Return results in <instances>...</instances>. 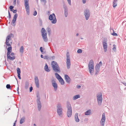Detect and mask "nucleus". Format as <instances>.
Instances as JSON below:
<instances>
[{
  "instance_id": "obj_35",
  "label": "nucleus",
  "mask_w": 126,
  "mask_h": 126,
  "mask_svg": "<svg viewBox=\"0 0 126 126\" xmlns=\"http://www.w3.org/2000/svg\"><path fill=\"white\" fill-rule=\"evenodd\" d=\"M17 74H20V70L19 68H17Z\"/></svg>"
},
{
  "instance_id": "obj_16",
  "label": "nucleus",
  "mask_w": 126,
  "mask_h": 126,
  "mask_svg": "<svg viewBox=\"0 0 126 126\" xmlns=\"http://www.w3.org/2000/svg\"><path fill=\"white\" fill-rule=\"evenodd\" d=\"M18 16V15L17 13L15 14L14 16L13 17V19L11 23V24L13 26H15L14 25L15 23L16 20V19Z\"/></svg>"
},
{
  "instance_id": "obj_1",
  "label": "nucleus",
  "mask_w": 126,
  "mask_h": 126,
  "mask_svg": "<svg viewBox=\"0 0 126 126\" xmlns=\"http://www.w3.org/2000/svg\"><path fill=\"white\" fill-rule=\"evenodd\" d=\"M51 65L53 70L55 72H60V67L57 62L55 61H53L51 63Z\"/></svg>"
},
{
  "instance_id": "obj_61",
  "label": "nucleus",
  "mask_w": 126,
  "mask_h": 126,
  "mask_svg": "<svg viewBox=\"0 0 126 126\" xmlns=\"http://www.w3.org/2000/svg\"><path fill=\"white\" fill-rule=\"evenodd\" d=\"M78 35H79V34H78V33H77V34H76V36H78Z\"/></svg>"
},
{
  "instance_id": "obj_59",
  "label": "nucleus",
  "mask_w": 126,
  "mask_h": 126,
  "mask_svg": "<svg viewBox=\"0 0 126 126\" xmlns=\"http://www.w3.org/2000/svg\"><path fill=\"white\" fill-rule=\"evenodd\" d=\"M125 86H126V83H122Z\"/></svg>"
},
{
  "instance_id": "obj_28",
  "label": "nucleus",
  "mask_w": 126,
  "mask_h": 126,
  "mask_svg": "<svg viewBox=\"0 0 126 126\" xmlns=\"http://www.w3.org/2000/svg\"><path fill=\"white\" fill-rule=\"evenodd\" d=\"M58 80L61 85L64 84V81L62 78L59 79Z\"/></svg>"
},
{
  "instance_id": "obj_26",
  "label": "nucleus",
  "mask_w": 126,
  "mask_h": 126,
  "mask_svg": "<svg viewBox=\"0 0 126 126\" xmlns=\"http://www.w3.org/2000/svg\"><path fill=\"white\" fill-rule=\"evenodd\" d=\"M46 30L48 32V34L49 36H50L51 33V30L49 27H47L46 29Z\"/></svg>"
},
{
  "instance_id": "obj_8",
  "label": "nucleus",
  "mask_w": 126,
  "mask_h": 126,
  "mask_svg": "<svg viewBox=\"0 0 126 126\" xmlns=\"http://www.w3.org/2000/svg\"><path fill=\"white\" fill-rule=\"evenodd\" d=\"M49 19L52 20L51 21L52 24H55L56 23L57 20L55 16L54 13H53L50 15L49 17Z\"/></svg>"
},
{
  "instance_id": "obj_19",
  "label": "nucleus",
  "mask_w": 126,
  "mask_h": 126,
  "mask_svg": "<svg viewBox=\"0 0 126 126\" xmlns=\"http://www.w3.org/2000/svg\"><path fill=\"white\" fill-rule=\"evenodd\" d=\"M15 59V56H13L12 57L10 56V54L7 55V60L8 59L10 60L13 61Z\"/></svg>"
},
{
  "instance_id": "obj_42",
  "label": "nucleus",
  "mask_w": 126,
  "mask_h": 126,
  "mask_svg": "<svg viewBox=\"0 0 126 126\" xmlns=\"http://www.w3.org/2000/svg\"><path fill=\"white\" fill-rule=\"evenodd\" d=\"M82 50L81 49H79L77 50V52L78 53H80L82 52Z\"/></svg>"
},
{
  "instance_id": "obj_57",
  "label": "nucleus",
  "mask_w": 126,
  "mask_h": 126,
  "mask_svg": "<svg viewBox=\"0 0 126 126\" xmlns=\"http://www.w3.org/2000/svg\"><path fill=\"white\" fill-rule=\"evenodd\" d=\"M41 57L42 58H44V57L43 55H41Z\"/></svg>"
},
{
  "instance_id": "obj_58",
  "label": "nucleus",
  "mask_w": 126,
  "mask_h": 126,
  "mask_svg": "<svg viewBox=\"0 0 126 126\" xmlns=\"http://www.w3.org/2000/svg\"><path fill=\"white\" fill-rule=\"evenodd\" d=\"M16 121L15 123H14L13 126H16Z\"/></svg>"
},
{
  "instance_id": "obj_29",
  "label": "nucleus",
  "mask_w": 126,
  "mask_h": 126,
  "mask_svg": "<svg viewBox=\"0 0 126 126\" xmlns=\"http://www.w3.org/2000/svg\"><path fill=\"white\" fill-rule=\"evenodd\" d=\"M55 75L56 78L58 80L62 78L57 73H55Z\"/></svg>"
},
{
  "instance_id": "obj_33",
  "label": "nucleus",
  "mask_w": 126,
  "mask_h": 126,
  "mask_svg": "<svg viewBox=\"0 0 126 126\" xmlns=\"http://www.w3.org/2000/svg\"><path fill=\"white\" fill-rule=\"evenodd\" d=\"M64 15L66 17H67L68 15V10L64 11Z\"/></svg>"
},
{
  "instance_id": "obj_5",
  "label": "nucleus",
  "mask_w": 126,
  "mask_h": 126,
  "mask_svg": "<svg viewBox=\"0 0 126 126\" xmlns=\"http://www.w3.org/2000/svg\"><path fill=\"white\" fill-rule=\"evenodd\" d=\"M102 63L101 61L99 63L97 64L96 65L95 68L94 75L95 76H97L98 74L100 71V67L102 66Z\"/></svg>"
},
{
  "instance_id": "obj_56",
  "label": "nucleus",
  "mask_w": 126,
  "mask_h": 126,
  "mask_svg": "<svg viewBox=\"0 0 126 126\" xmlns=\"http://www.w3.org/2000/svg\"><path fill=\"white\" fill-rule=\"evenodd\" d=\"M14 5L15 4H16V0H15L13 2Z\"/></svg>"
},
{
  "instance_id": "obj_45",
  "label": "nucleus",
  "mask_w": 126,
  "mask_h": 126,
  "mask_svg": "<svg viewBox=\"0 0 126 126\" xmlns=\"http://www.w3.org/2000/svg\"><path fill=\"white\" fill-rule=\"evenodd\" d=\"M37 14V12L36 11H35L34 13L33 14V15L35 16Z\"/></svg>"
},
{
  "instance_id": "obj_47",
  "label": "nucleus",
  "mask_w": 126,
  "mask_h": 126,
  "mask_svg": "<svg viewBox=\"0 0 126 126\" xmlns=\"http://www.w3.org/2000/svg\"><path fill=\"white\" fill-rule=\"evenodd\" d=\"M33 89V88L32 86H31L30 88V92H31L32 91V90Z\"/></svg>"
},
{
  "instance_id": "obj_50",
  "label": "nucleus",
  "mask_w": 126,
  "mask_h": 126,
  "mask_svg": "<svg viewBox=\"0 0 126 126\" xmlns=\"http://www.w3.org/2000/svg\"><path fill=\"white\" fill-rule=\"evenodd\" d=\"M18 74V77L19 79H21V77H20V74Z\"/></svg>"
},
{
  "instance_id": "obj_14",
  "label": "nucleus",
  "mask_w": 126,
  "mask_h": 126,
  "mask_svg": "<svg viewBox=\"0 0 126 126\" xmlns=\"http://www.w3.org/2000/svg\"><path fill=\"white\" fill-rule=\"evenodd\" d=\"M105 121V117L104 113H103L102 118L100 121L101 126H104Z\"/></svg>"
},
{
  "instance_id": "obj_10",
  "label": "nucleus",
  "mask_w": 126,
  "mask_h": 126,
  "mask_svg": "<svg viewBox=\"0 0 126 126\" xmlns=\"http://www.w3.org/2000/svg\"><path fill=\"white\" fill-rule=\"evenodd\" d=\"M29 0H24V5L26 9L27 13L28 15H29L30 13V7L29 5Z\"/></svg>"
},
{
  "instance_id": "obj_48",
  "label": "nucleus",
  "mask_w": 126,
  "mask_h": 126,
  "mask_svg": "<svg viewBox=\"0 0 126 126\" xmlns=\"http://www.w3.org/2000/svg\"><path fill=\"white\" fill-rule=\"evenodd\" d=\"M67 1L69 4L71 5V0H67Z\"/></svg>"
},
{
  "instance_id": "obj_27",
  "label": "nucleus",
  "mask_w": 126,
  "mask_h": 126,
  "mask_svg": "<svg viewBox=\"0 0 126 126\" xmlns=\"http://www.w3.org/2000/svg\"><path fill=\"white\" fill-rule=\"evenodd\" d=\"M25 117H22V118H21L20 122V124H22L25 121Z\"/></svg>"
},
{
  "instance_id": "obj_63",
  "label": "nucleus",
  "mask_w": 126,
  "mask_h": 126,
  "mask_svg": "<svg viewBox=\"0 0 126 126\" xmlns=\"http://www.w3.org/2000/svg\"><path fill=\"white\" fill-rule=\"evenodd\" d=\"M113 46H115V45H113Z\"/></svg>"
},
{
  "instance_id": "obj_3",
  "label": "nucleus",
  "mask_w": 126,
  "mask_h": 126,
  "mask_svg": "<svg viewBox=\"0 0 126 126\" xmlns=\"http://www.w3.org/2000/svg\"><path fill=\"white\" fill-rule=\"evenodd\" d=\"M88 70L90 73L91 75L93 74L94 70V62L93 60H91L89 62L88 65Z\"/></svg>"
},
{
  "instance_id": "obj_24",
  "label": "nucleus",
  "mask_w": 126,
  "mask_h": 126,
  "mask_svg": "<svg viewBox=\"0 0 126 126\" xmlns=\"http://www.w3.org/2000/svg\"><path fill=\"white\" fill-rule=\"evenodd\" d=\"M80 97V95L79 94H78L74 96L73 97L72 99L73 100H75Z\"/></svg>"
},
{
  "instance_id": "obj_39",
  "label": "nucleus",
  "mask_w": 126,
  "mask_h": 126,
  "mask_svg": "<svg viewBox=\"0 0 126 126\" xmlns=\"http://www.w3.org/2000/svg\"><path fill=\"white\" fill-rule=\"evenodd\" d=\"M39 24L40 26H41L42 25L43 22L42 20L41 19H39Z\"/></svg>"
},
{
  "instance_id": "obj_62",
  "label": "nucleus",
  "mask_w": 126,
  "mask_h": 126,
  "mask_svg": "<svg viewBox=\"0 0 126 126\" xmlns=\"http://www.w3.org/2000/svg\"><path fill=\"white\" fill-rule=\"evenodd\" d=\"M33 126H36L35 124H33Z\"/></svg>"
},
{
  "instance_id": "obj_31",
  "label": "nucleus",
  "mask_w": 126,
  "mask_h": 126,
  "mask_svg": "<svg viewBox=\"0 0 126 126\" xmlns=\"http://www.w3.org/2000/svg\"><path fill=\"white\" fill-rule=\"evenodd\" d=\"M29 83L28 82H26L25 86V88L26 89H27L28 88Z\"/></svg>"
},
{
  "instance_id": "obj_7",
  "label": "nucleus",
  "mask_w": 126,
  "mask_h": 126,
  "mask_svg": "<svg viewBox=\"0 0 126 126\" xmlns=\"http://www.w3.org/2000/svg\"><path fill=\"white\" fill-rule=\"evenodd\" d=\"M66 57V63L67 65V67L68 69H69L70 68L71 66V62L70 55L68 52H67Z\"/></svg>"
},
{
  "instance_id": "obj_43",
  "label": "nucleus",
  "mask_w": 126,
  "mask_h": 126,
  "mask_svg": "<svg viewBox=\"0 0 126 126\" xmlns=\"http://www.w3.org/2000/svg\"><path fill=\"white\" fill-rule=\"evenodd\" d=\"M8 14H9V16H8V17L9 18V19H10L11 17V15L10 13V12L8 10Z\"/></svg>"
},
{
  "instance_id": "obj_4",
  "label": "nucleus",
  "mask_w": 126,
  "mask_h": 126,
  "mask_svg": "<svg viewBox=\"0 0 126 126\" xmlns=\"http://www.w3.org/2000/svg\"><path fill=\"white\" fill-rule=\"evenodd\" d=\"M57 111L58 115L61 117L63 116V109L61 105L58 103L57 106Z\"/></svg>"
},
{
  "instance_id": "obj_34",
  "label": "nucleus",
  "mask_w": 126,
  "mask_h": 126,
  "mask_svg": "<svg viewBox=\"0 0 126 126\" xmlns=\"http://www.w3.org/2000/svg\"><path fill=\"white\" fill-rule=\"evenodd\" d=\"M23 46H22L21 47L20 50V52L21 53H22L23 52Z\"/></svg>"
},
{
  "instance_id": "obj_23",
  "label": "nucleus",
  "mask_w": 126,
  "mask_h": 126,
  "mask_svg": "<svg viewBox=\"0 0 126 126\" xmlns=\"http://www.w3.org/2000/svg\"><path fill=\"white\" fill-rule=\"evenodd\" d=\"M44 69L47 72H49L50 71V70L48 69V65L46 63L45 64Z\"/></svg>"
},
{
  "instance_id": "obj_13",
  "label": "nucleus",
  "mask_w": 126,
  "mask_h": 126,
  "mask_svg": "<svg viewBox=\"0 0 126 126\" xmlns=\"http://www.w3.org/2000/svg\"><path fill=\"white\" fill-rule=\"evenodd\" d=\"M12 35V34L8 35L6 37L5 43L6 44V45L8 46H11L10 44L9 43V41H10L11 40L12 36L11 35Z\"/></svg>"
},
{
  "instance_id": "obj_37",
  "label": "nucleus",
  "mask_w": 126,
  "mask_h": 126,
  "mask_svg": "<svg viewBox=\"0 0 126 126\" xmlns=\"http://www.w3.org/2000/svg\"><path fill=\"white\" fill-rule=\"evenodd\" d=\"M113 7H116L117 5V2H113Z\"/></svg>"
},
{
  "instance_id": "obj_12",
  "label": "nucleus",
  "mask_w": 126,
  "mask_h": 126,
  "mask_svg": "<svg viewBox=\"0 0 126 126\" xmlns=\"http://www.w3.org/2000/svg\"><path fill=\"white\" fill-rule=\"evenodd\" d=\"M37 98L36 101L37 103L38 108L39 110L40 111L41 110L42 107L41 103L40 101V97L39 96V94H37Z\"/></svg>"
},
{
  "instance_id": "obj_36",
  "label": "nucleus",
  "mask_w": 126,
  "mask_h": 126,
  "mask_svg": "<svg viewBox=\"0 0 126 126\" xmlns=\"http://www.w3.org/2000/svg\"><path fill=\"white\" fill-rule=\"evenodd\" d=\"M6 88L7 89H11V87L10 85L9 84H7L6 85Z\"/></svg>"
},
{
  "instance_id": "obj_22",
  "label": "nucleus",
  "mask_w": 126,
  "mask_h": 126,
  "mask_svg": "<svg viewBox=\"0 0 126 126\" xmlns=\"http://www.w3.org/2000/svg\"><path fill=\"white\" fill-rule=\"evenodd\" d=\"M12 47L11 46L9 47L7 49V55L10 54V53L11 52L12 50Z\"/></svg>"
},
{
  "instance_id": "obj_6",
  "label": "nucleus",
  "mask_w": 126,
  "mask_h": 126,
  "mask_svg": "<svg viewBox=\"0 0 126 126\" xmlns=\"http://www.w3.org/2000/svg\"><path fill=\"white\" fill-rule=\"evenodd\" d=\"M41 32L44 40L45 42H47L48 41V39L47 37V33L45 30L44 28H42Z\"/></svg>"
},
{
  "instance_id": "obj_49",
  "label": "nucleus",
  "mask_w": 126,
  "mask_h": 126,
  "mask_svg": "<svg viewBox=\"0 0 126 126\" xmlns=\"http://www.w3.org/2000/svg\"><path fill=\"white\" fill-rule=\"evenodd\" d=\"M12 11L14 13H16V12L17 10L16 9L15 10L13 9V11Z\"/></svg>"
},
{
  "instance_id": "obj_44",
  "label": "nucleus",
  "mask_w": 126,
  "mask_h": 126,
  "mask_svg": "<svg viewBox=\"0 0 126 126\" xmlns=\"http://www.w3.org/2000/svg\"><path fill=\"white\" fill-rule=\"evenodd\" d=\"M112 35L114 36H116L117 35V34L114 32H113V33L112 34Z\"/></svg>"
},
{
  "instance_id": "obj_17",
  "label": "nucleus",
  "mask_w": 126,
  "mask_h": 126,
  "mask_svg": "<svg viewBox=\"0 0 126 126\" xmlns=\"http://www.w3.org/2000/svg\"><path fill=\"white\" fill-rule=\"evenodd\" d=\"M35 83L36 87L37 88L39 87V79L38 77L37 76H35L34 77Z\"/></svg>"
},
{
  "instance_id": "obj_52",
  "label": "nucleus",
  "mask_w": 126,
  "mask_h": 126,
  "mask_svg": "<svg viewBox=\"0 0 126 126\" xmlns=\"http://www.w3.org/2000/svg\"><path fill=\"white\" fill-rule=\"evenodd\" d=\"M86 0H82L83 3V4H85L86 3Z\"/></svg>"
},
{
  "instance_id": "obj_20",
  "label": "nucleus",
  "mask_w": 126,
  "mask_h": 126,
  "mask_svg": "<svg viewBox=\"0 0 126 126\" xmlns=\"http://www.w3.org/2000/svg\"><path fill=\"white\" fill-rule=\"evenodd\" d=\"M52 85L54 88V89L55 91H56L58 87V86L57 83L54 82L52 83Z\"/></svg>"
},
{
  "instance_id": "obj_40",
  "label": "nucleus",
  "mask_w": 126,
  "mask_h": 126,
  "mask_svg": "<svg viewBox=\"0 0 126 126\" xmlns=\"http://www.w3.org/2000/svg\"><path fill=\"white\" fill-rule=\"evenodd\" d=\"M14 7L13 6H10L9 7V8L11 11H12L13 10V8Z\"/></svg>"
},
{
  "instance_id": "obj_2",
  "label": "nucleus",
  "mask_w": 126,
  "mask_h": 126,
  "mask_svg": "<svg viewBox=\"0 0 126 126\" xmlns=\"http://www.w3.org/2000/svg\"><path fill=\"white\" fill-rule=\"evenodd\" d=\"M66 108H67V115L69 118L72 115V110L71 104L70 102H67L66 103Z\"/></svg>"
},
{
  "instance_id": "obj_54",
  "label": "nucleus",
  "mask_w": 126,
  "mask_h": 126,
  "mask_svg": "<svg viewBox=\"0 0 126 126\" xmlns=\"http://www.w3.org/2000/svg\"><path fill=\"white\" fill-rule=\"evenodd\" d=\"M81 87V86L80 85H78L77 86V87L79 89Z\"/></svg>"
},
{
  "instance_id": "obj_51",
  "label": "nucleus",
  "mask_w": 126,
  "mask_h": 126,
  "mask_svg": "<svg viewBox=\"0 0 126 126\" xmlns=\"http://www.w3.org/2000/svg\"><path fill=\"white\" fill-rule=\"evenodd\" d=\"M112 49L113 50H114V51H115L116 50V47H114Z\"/></svg>"
},
{
  "instance_id": "obj_11",
  "label": "nucleus",
  "mask_w": 126,
  "mask_h": 126,
  "mask_svg": "<svg viewBox=\"0 0 126 126\" xmlns=\"http://www.w3.org/2000/svg\"><path fill=\"white\" fill-rule=\"evenodd\" d=\"M96 97L98 104L99 105H100L102 101V94L101 93H99L97 94Z\"/></svg>"
},
{
  "instance_id": "obj_9",
  "label": "nucleus",
  "mask_w": 126,
  "mask_h": 126,
  "mask_svg": "<svg viewBox=\"0 0 126 126\" xmlns=\"http://www.w3.org/2000/svg\"><path fill=\"white\" fill-rule=\"evenodd\" d=\"M84 13L86 20H87L89 19L90 15V10L88 9H86L84 11Z\"/></svg>"
},
{
  "instance_id": "obj_25",
  "label": "nucleus",
  "mask_w": 126,
  "mask_h": 126,
  "mask_svg": "<svg viewBox=\"0 0 126 126\" xmlns=\"http://www.w3.org/2000/svg\"><path fill=\"white\" fill-rule=\"evenodd\" d=\"M91 111L90 110H88L85 113V115H89L91 114Z\"/></svg>"
},
{
  "instance_id": "obj_60",
  "label": "nucleus",
  "mask_w": 126,
  "mask_h": 126,
  "mask_svg": "<svg viewBox=\"0 0 126 126\" xmlns=\"http://www.w3.org/2000/svg\"><path fill=\"white\" fill-rule=\"evenodd\" d=\"M17 92H18V91H19V87H18L17 88Z\"/></svg>"
},
{
  "instance_id": "obj_15",
  "label": "nucleus",
  "mask_w": 126,
  "mask_h": 126,
  "mask_svg": "<svg viewBox=\"0 0 126 126\" xmlns=\"http://www.w3.org/2000/svg\"><path fill=\"white\" fill-rule=\"evenodd\" d=\"M107 41L105 40L103 41L102 42L103 46L105 52H106L107 50Z\"/></svg>"
},
{
  "instance_id": "obj_38",
  "label": "nucleus",
  "mask_w": 126,
  "mask_h": 126,
  "mask_svg": "<svg viewBox=\"0 0 126 126\" xmlns=\"http://www.w3.org/2000/svg\"><path fill=\"white\" fill-rule=\"evenodd\" d=\"M49 60H54L55 59V57L54 56H49Z\"/></svg>"
},
{
  "instance_id": "obj_41",
  "label": "nucleus",
  "mask_w": 126,
  "mask_h": 126,
  "mask_svg": "<svg viewBox=\"0 0 126 126\" xmlns=\"http://www.w3.org/2000/svg\"><path fill=\"white\" fill-rule=\"evenodd\" d=\"M63 7L64 9V11L68 10L67 7L65 5H63Z\"/></svg>"
},
{
  "instance_id": "obj_18",
  "label": "nucleus",
  "mask_w": 126,
  "mask_h": 126,
  "mask_svg": "<svg viewBox=\"0 0 126 126\" xmlns=\"http://www.w3.org/2000/svg\"><path fill=\"white\" fill-rule=\"evenodd\" d=\"M65 80L68 83H69L70 82L71 79L68 75L65 74L64 75Z\"/></svg>"
},
{
  "instance_id": "obj_32",
  "label": "nucleus",
  "mask_w": 126,
  "mask_h": 126,
  "mask_svg": "<svg viewBox=\"0 0 126 126\" xmlns=\"http://www.w3.org/2000/svg\"><path fill=\"white\" fill-rule=\"evenodd\" d=\"M49 56L47 55H46L44 56V59L45 60H49Z\"/></svg>"
},
{
  "instance_id": "obj_30",
  "label": "nucleus",
  "mask_w": 126,
  "mask_h": 126,
  "mask_svg": "<svg viewBox=\"0 0 126 126\" xmlns=\"http://www.w3.org/2000/svg\"><path fill=\"white\" fill-rule=\"evenodd\" d=\"M40 50L41 51L42 53L43 54H44V53H45V52H44L43 51L45 50V48H43L42 47H41L40 48Z\"/></svg>"
},
{
  "instance_id": "obj_64",
  "label": "nucleus",
  "mask_w": 126,
  "mask_h": 126,
  "mask_svg": "<svg viewBox=\"0 0 126 126\" xmlns=\"http://www.w3.org/2000/svg\"><path fill=\"white\" fill-rule=\"evenodd\" d=\"M17 92V93L18 94H19V91H18V92Z\"/></svg>"
},
{
  "instance_id": "obj_55",
  "label": "nucleus",
  "mask_w": 126,
  "mask_h": 126,
  "mask_svg": "<svg viewBox=\"0 0 126 126\" xmlns=\"http://www.w3.org/2000/svg\"><path fill=\"white\" fill-rule=\"evenodd\" d=\"M118 0H113V2H117Z\"/></svg>"
},
{
  "instance_id": "obj_53",
  "label": "nucleus",
  "mask_w": 126,
  "mask_h": 126,
  "mask_svg": "<svg viewBox=\"0 0 126 126\" xmlns=\"http://www.w3.org/2000/svg\"><path fill=\"white\" fill-rule=\"evenodd\" d=\"M14 55V54L13 52L11 53V55L12 56H13Z\"/></svg>"
},
{
  "instance_id": "obj_21",
  "label": "nucleus",
  "mask_w": 126,
  "mask_h": 126,
  "mask_svg": "<svg viewBox=\"0 0 126 126\" xmlns=\"http://www.w3.org/2000/svg\"><path fill=\"white\" fill-rule=\"evenodd\" d=\"M78 113H75V120L77 122H79V119L78 118Z\"/></svg>"
},
{
  "instance_id": "obj_46",
  "label": "nucleus",
  "mask_w": 126,
  "mask_h": 126,
  "mask_svg": "<svg viewBox=\"0 0 126 126\" xmlns=\"http://www.w3.org/2000/svg\"><path fill=\"white\" fill-rule=\"evenodd\" d=\"M41 1L44 3L45 4H46L47 1L46 0H41Z\"/></svg>"
}]
</instances>
